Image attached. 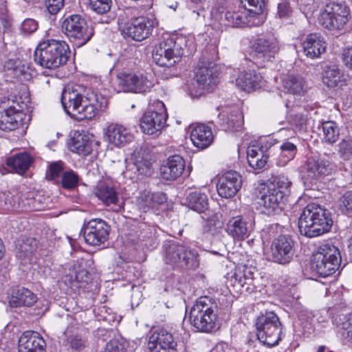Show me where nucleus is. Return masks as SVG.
<instances>
[{"label": "nucleus", "mask_w": 352, "mask_h": 352, "mask_svg": "<svg viewBox=\"0 0 352 352\" xmlns=\"http://www.w3.org/2000/svg\"><path fill=\"white\" fill-rule=\"evenodd\" d=\"M65 111L78 120L92 119L106 109L107 98L82 85L65 87L61 95Z\"/></svg>", "instance_id": "nucleus-1"}, {"label": "nucleus", "mask_w": 352, "mask_h": 352, "mask_svg": "<svg viewBox=\"0 0 352 352\" xmlns=\"http://www.w3.org/2000/svg\"><path fill=\"white\" fill-rule=\"evenodd\" d=\"M350 9L345 3H330L320 11L319 23L329 30H342L346 26Z\"/></svg>", "instance_id": "nucleus-10"}, {"label": "nucleus", "mask_w": 352, "mask_h": 352, "mask_svg": "<svg viewBox=\"0 0 352 352\" xmlns=\"http://www.w3.org/2000/svg\"><path fill=\"white\" fill-rule=\"evenodd\" d=\"M165 122L164 113L148 111L144 113L140 120V127L144 133L153 135L162 129Z\"/></svg>", "instance_id": "nucleus-26"}, {"label": "nucleus", "mask_w": 352, "mask_h": 352, "mask_svg": "<svg viewBox=\"0 0 352 352\" xmlns=\"http://www.w3.org/2000/svg\"><path fill=\"white\" fill-rule=\"evenodd\" d=\"M256 335L258 340L270 347L278 344L281 327L278 317L272 311L261 314L256 319Z\"/></svg>", "instance_id": "nucleus-7"}, {"label": "nucleus", "mask_w": 352, "mask_h": 352, "mask_svg": "<svg viewBox=\"0 0 352 352\" xmlns=\"http://www.w3.org/2000/svg\"><path fill=\"white\" fill-rule=\"evenodd\" d=\"M340 212L346 216L352 215V191L345 192L338 201Z\"/></svg>", "instance_id": "nucleus-48"}, {"label": "nucleus", "mask_w": 352, "mask_h": 352, "mask_svg": "<svg viewBox=\"0 0 352 352\" xmlns=\"http://www.w3.org/2000/svg\"><path fill=\"white\" fill-rule=\"evenodd\" d=\"M342 58L344 65L350 69H352V45L343 49Z\"/></svg>", "instance_id": "nucleus-60"}, {"label": "nucleus", "mask_w": 352, "mask_h": 352, "mask_svg": "<svg viewBox=\"0 0 352 352\" xmlns=\"http://www.w3.org/2000/svg\"><path fill=\"white\" fill-rule=\"evenodd\" d=\"M154 83L143 73L127 71L117 75L116 89L118 92L146 94L150 92Z\"/></svg>", "instance_id": "nucleus-9"}, {"label": "nucleus", "mask_w": 352, "mask_h": 352, "mask_svg": "<svg viewBox=\"0 0 352 352\" xmlns=\"http://www.w3.org/2000/svg\"><path fill=\"white\" fill-rule=\"evenodd\" d=\"M347 76L337 66H327L324 69L322 82L329 87H342L346 85Z\"/></svg>", "instance_id": "nucleus-32"}, {"label": "nucleus", "mask_w": 352, "mask_h": 352, "mask_svg": "<svg viewBox=\"0 0 352 352\" xmlns=\"http://www.w3.org/2000/svg\"><path fill=\"white\" fill-rule=\"evenodd\" d=\"M252 279L253 272L252 269L246 265H241L234 269L230 281L233 285V287L240 289L245 284L251 282Z\"/></svg>", "instance_id": "nucleus-37"}, {"label": "nucleus", "mask_w": 352, "mask_h": 352, "mask_svg": "<svg viewBox=\"0 0 352 352\" xmlns=\"http://www.w3.org/2000/svg\"><path fill=\"white\" fill-rule=\"evenodd\" d=\"M79 182L78 175L74 171H66L62 175V186L65 189L72 190L76 188Z\"/></svg>", "instance_id": "nucleus-49"}, {"label": "nucleus", "mask_w": 352, "mask_h": 352, "mask_svg": "<svg viewBox=\"0 0 352 352\" xmlns=\"http://www.w3.org/2000/svg\"><path fill=\"white\" fill-rule=\"evenodd\" d=\"M207 316L218 318L217 316V305L216 302L208 296H201L199 298L190 311L189 318Z\"/></svg>", "instance_id": "nucleus-27"}, {"label": "nucleus", "mask_w": 352, "mask_h": 352, "mask_svg": "<svg viewBox=\"0 0 352 352\" xmlns=\"http://www.w3.org/2000/svg\"><path fill=\"white\" fill-rule=\"evenodd\" d=\"M167 201L166 195L162 192H153L144 191L138 198V205L142 211L146 212L151 209L165 204Z\"/></svg>", "instance_id": "nucleus-29"}, {"label": "nucleus", "mask_w": 352, "mask_h": 352, "mask_svg": "<svg viewBox=\"0 0 352 352\" xmlns=\"http://www.w3.org/2000/svg\"><path fill=\"white\" fill-rule=\"evenodd\" d=\"M133 163L140 174L151 175L152 173L151 162L148 160L142 157L140 153L134 154Z\"/></svg>", "instance_id": "nucleus-47"}, {"label": "nucleus", "mask_w": 352, "mask_h": 352, "mask_svg": "<svg viewBox=\"0 0 352 352\" xmlns=\"http://www.w3.org/2000/svg\"><path fill=\"white\" fill-rule=\"evenodd\" d=\"M61 27L65 36L78 47L85 45L94 35L93 29L88 26L85 19L79 14H72L66 17Z\"/></svg>", "instance_id": "nucleus-8"}, {"label": "nucleus", "mask_w": 352, "mask_h": 352, "mask_svg": "<svg viewBox=\"0 0 352 352\" xmlns=\"http://www.w3.org/2000/svg\"><path fill=\"white\" fill-rule=\"evenodd\" d=\"M186 39L183 36L164 37L153 51V61L161 67H171L177 63L183 55Z\"/></svg>", "instance_id": "nucleus-5"}, {"label": "nucleus", "mask_w": 352, "mask_h": 352, "mask_svg": "<svg viewBox=\"0 0 352 352\" xmlns=\"http://www.w3.org/2000/svg\"><path fill=\"white\" fill-rule=\"evenodd\" d=\"M70 345L73 349H80L82 346L83 342L80 338L75 337L71 340Z\"/></svg>", "instance_id": "nucleus-64"}, {"label": "nucleus", "mask_w": 352, "mask_h": 352, "mask_svg": "<svg viewBox=\"0 0 352 352\" xmlns=\"http://www.w3.org/2000/svg\"><path fill=\"white\" fill-rule=\"evenodd\" d=\"M185 168V161L178 155L170 156L161 166L160 174L166 180H175L182 175Z\"/></svg>", "instance_id": "nucleus-25"}, {"label": "nucleus", "mask_w": 352, "mask_h": 352, "mask_svg": "<svg viewBox=\"0 0 352 352\" xmlns=\"http://www.w3.org/2000/svg\"><path fill=\"white\" fill-rule=\"evenodd\" d=\"M69 54L66 42L48 39L39 43L34 51V59L41 67L52 69L65 64Z\"/></svg>", "instance_id": "nucleus-3"}, {"label": "nucleus", "mask_w": 352, "mask_h": 352, "mask_svg": "<svg viewBox=\"0 0 352 352\" xmlns=\"http://www.w3.org/2000/svg\"><path fill=\"white\" fill-rule=\"evenodd\" d=\"M311 120L307 112H298L292 117V122L299 129L305 130Z\"/></svg>", "instance_id": "nucleus-54"}, {"label": "nucleus", "mask_w": 352, "mask_h": 352, "mask_svg": "<svg viewBox=\"0 0 352 352\" xmlns=\"http://www.w3.org/2000/svg\"><path fill=\"white\" fill-rule=\"evenodd\" d=\"M95 194L106 206L111 204L118 206V208L116 209V211L121 209L120 206L118 205L119 202L118 193L113 187L103 183L100 184L96 188Z\"/></svg>", "instance_id": "nucleus-34"}, {"label": "nucleus", "mask_w": 352, "mask_h": 352, "mask_svg": "<svg viewBox=\"0 0 352 352\" xmlns=\"http://www.w3.org/2000/svg\"><path fill=\"white\" fill-rule=\"evenodd\" d=\"M260 194L258 204L262 207L263 213L271 215L281 210L286 197L284 192L276 191L274 187L272 188L265 185L262 187Z\"/></svg>", "instance_id": "nucleus-14"}, {"label": "nucleus", "mask_w": 352, "mask_h": 352, "mask_svg": "<svg viewBox=\"0 0 352 352\" xmlns=\"http://www.w3.org/2000/svg\"><path fill=\"white\" fill-rule=\"evenodd\" d=\"M213 65L210 63L208 67L201 66L196 71L195 78L197 82L203 89H210L218 82L217 72Z\"/></svg>", "instance_id": "nucleus-31"}, {"label": "nucleus", "mask_w": 352, "mask_h": 352, "mask_svg": "<svg viewBox=\"0 0 352 352\" xmlns=\"http://www.w3.org/2000/svg\"><path fill=\"white\" fill-rule=\"evenodd\" d=\"M341 262L340 253L337 247L330 243L322 244L313 253L310 266L313 272L322 277H327L336 272Z\"/></svg>", "instance_id": "nucleus-4"}, {"label": "nucleus", "mask_w": 352, "mask_h": 352, "mask_svg": "<svg viewBox=\"0 0 352 352\" xmlns=\"http://www.w3.org/2000/svg\"><path fill=\"white\" fill-rule=\"evenodd\" d=\"M82 231L86 243L93 246L100 245L108 239L110 226L101 219H94L83 226Z\"/></svg>", "instance_id": "nucleus-13"}, {"label": "nucleus", "mask_w": 352, "mask_h": 352, "mask_svg": "<svg viewBox=\"0 0 352 352\" xmlns=\"http://www.w3.org/2000/svg\"><path fill=\"white\" fill-rule=\"evenodd\" d=\"M104 352H124V349L117 340H111L107 344Z\"/></svg>", "instance_id": "nucleus-62"}, {"label": "nucleus", "mask_w": 352, "mask_h": 352, "mask_svg": "<svg viewBox=\"0 0 352 352\" xmlns=\"http://www.w3.org/2000/svg\"><path fill=\"white\" fill-rule=\"evenodd\" d=\"M294 242L289 235L274 238L270 248L268 259L274 263L285 265L293 259Z\"/></svg>", "instance_id": "nucleus-11"}, {"label": "nucleus", "mask_w": 352, "mask_h": 352, "mask_svg": "<svg viewBox=\"0 0 352 352\" xmlns=\"http://www.w3.org/2000/svg\"><path fill=\"white\" fill-rule=\"evenodd\" d=\"M19 352H45V342L36 331H25L19 339Z\"/></svg>", "instance_id": "nucleus-21"}, {"label": "nucleus", "mask_w": 352, "mask_h": 352, "mask_svg": "<svg viewBox=\"0 0 352 352\" xmlns=\"http://www.w3.org/2000/svg\"><path fill=\"white\" fill-rule=\"evenodd\" d=\"M297 153L296 146L289 141L284 142L280 146V154L276 159L278 166H285L292 160Z\"/></svg>", "instance_id": "nucleus-43"}, {"label": "nucleus", "mask_w": 352, "mask_h": 352, "mask_svg": "<svg viewBox=\"0 0 352 352\" xmlns=\"http://www.w3.org/2000/svg\"><path fill=\"white\" fill-rule=\"evenodd\" d=\"M291 185L292 182L287 176L280 175L276 177L272 182L267 184L266 186L272 188L274 187L276 191L278 190L281 192H284V196L287 197L290 192Z\"/></svg>", "instance_id": "nucleus-46"}, {"label": "nucleus", "mask_w": 352, "mask_h": 352, "mask_svg": "<svg viewBox=\"0 0 352 352\" xmlns=\"http://www.w3.org/2000/svg\"><path fill=\"white\" fill-rule=\"evenodd\" d=\"M154 22L146 16H138L125 23L120 30L122 34L136 41H142L148 38L152 33Z\"/></svg>", "instance_id": "nucleus-12"}, {"label": "nucleus", "mask_w": 352, "mask_h": 352, "mask_svg": "<svg viewBox=\"0 0 352 352\" xmlns=\"http://www.w3.org/2000/svg\"><path fill=\"white\" fill-rule=\"evenodd\" d=\"M201 320L197 317L189 318L190 324L198 331L201 332L208 333L217 327L218 318L203 316Z\"/></svg>", "instance_id": "nucleus-45"}, {"label": "nucleus", "mask_w": 352, "mask_h": 352, "mask_svg": "<svg viewBox=\"0 0 352 352\" xmlns=\"http://www.w3.org/2000/svg\"><path fill=\"white\" fill-rule=\"evenodd\" d=\"M45 6L51 14H57L64 6V0H45Z\"/></svg>", "instance_id": "nucleus-57"}, {"label": "nucleus", "mask_w": 352, "mask_h": 352, "mask_svg": "<svg viewBox=\"0 0 352 352\" xmlns=\"http://www.w3.org/2000/svg\"><path fill=\"white\" fill-rule=\"evenodd\" d=\"M264 80L261 74L254 69L240 73L236 79V87L248 93L261 89Z\"/></svg>", "instance_id": "nucleus-23"}, {"label": "nucleus", "mask_w": 352, "mask_h": 352, "mask_svg": "<svg viewBox=\"0 0 352 352\" xmlns=\"http://www.w3.org/2000/svg\"><path fill=\"white\" fill-rule=\"evenodd\" d=\"M36 249V241L33 238L18 241L16 244V256L26 263Z\"/></svg>", "instance_id": "nucleus-42"}, {"label": "nucleus", "mask_w": 352, "mask_h": 352, "mask_svg": "<svg viewBox=\"0 0 352 352\" xmlns=\"http://www.w3.org/2000/svg\"><path fill=\"white\" fill-rule=\"evenodd\" d=\"M217 122L224 131L239 130L243 124V116L237 106L221 107L219 109Z\"/></svg>", "instance_id": "nucleus-19"}, {"label": "nucleus", "mask_w": 352, "mask_h": 352, "mask_svg": "<svg viewBox=\"0 0 352 352\" xmlns=\"http://www.w3.org/2000/svg\"><path fill=\"white\" fill-rule=\"evenodd\" d=\"M63 168L60 162H56L51 164L49 166L47 177L50 179H54L60 176L63 173Z\"/></svg>", "instance_id": "nucleus-56"}, {"label": "nucleus", "mask_w": 352, "mask_h": 352, "mask_svg": "<svg viewBox=\"0 0 352 352\" xmlns=\"http://www.w3.org/2000/svg\"><path fill=\"white\" fill-rule=\"evenodd\" d=\"M77 280H79V275L76 274L75 270H70V272L63 277V280L65 284L69 285L71 287H79L77 285Z\"/></svg>", "instance_id": "nucleus-61"}, {"label": "nucleus", "mask_w": 352, "mask_h": 352, "mask_svg": "<svg viewBox=\"0 0 352 352\" xmlns=\"http://www.w3.org/2000/svg\"><path fill=\"white\" fill-rule=\"evenodd\" d=\"M241 2L254 16L261 14L265 7V0H241Z\"/></svg>", "instance_id": "nucleus-50"}, {"label": "nucleus", "mask_w": 352, "mask_h": 352, "mask_svg": "<svg viewBox=\"0 0 352 352\" xmlns=\"http://www.w3.org/2000/svg\"><path fill=\"white\" fill-rule=\"evenodd\" d=\"M25 118V115L14 108L0 109V129L6 131H14L23 124Z\"/></svg>", "instance_id": "nucleus-24"}, {"label": "nucleus", "mask_w": 352, "mask_h": 352, "mask_svg": "<svg viewBox=\"0 0 352 352\" xmlns=\"http://www.w3.org/2000/svg\"><path fill=\"white\" fill-rule=\"evenodd\" d=\"M292 10L287 1H282L278 5L277 14L279 18H287L291 15Z\"/></svg>", "instance_id": "nucleus-58"}, {"label": "nucleus", "mask_w": 352, "mask_h": 352, "mask_svg": "<svg viewBox=\"0 0 352 352\" xmlns=\"http://www.w3.org/2000/svg\"><path fill=\"white\" fill-rule=\"evenodd\" d=\"M177 345L170 332L164 329H159L150 336L148 348L150 352H177Z\"/></svg>", "instance_id": "nucleus-17"}, {"label": "nucleus", "mask_w": 352, "mask_h": 352, "mask_svg": "<svg viewBox=\"0 0 352 352\" xmlns=\"http://www.w3.org/2000/svg\"><path fill=\"white\" fill-rule=\"evenodd\" d=\"M305 177L310 182H316L331 172L330 164L328 160L319 157H311L307 160Z\"/></svg>", "instance_id": "nucleus-20"}, {"label": "nucleus", "mask_w": 352, "mask_h": 352, "mask_svg": "<svg viewBox=\"0 0 352 352\" xmlns=\"http://www.w3.org/2000/svg\"><path fill=\"white\" fill-rule=\"evenodd\" d=\"M255 16L246 9L239 10L237 11H228L225 14L226 19L232 26L242 27L250 23V19Z\"/></svg>", "instance_id": "nucleus-40"}, {"label": "nucleus", "mask_w": 352, "mask_h": 352, "mask_svg": "<svg viewBox=\"0 0 352 352\" xmlns=\"http://www.w3.org/2000/svg\"><path fill=\"white\" fill-rule=\"evenodd\" d=\"M219 221L214 218H211L208 219L204 227V230L206 232L214 233V231L216 230L217 224H219Z\"/></svg>", "instance_id": "nucleus-63"}, {"label": "nucleus", "mask_w": 352, "mask_h": 352, "mask_svg": "<svg viewBox=\"0 0 352 352\" xmlns=\"http://www.w3.org/2000/svg\"><path fill=\"white\" fill-rule=\"evenodd\" d=\"M33 162L32 157L27 153L13 155L7 160V164L19 174H23Z\"/></svg>", "instance_id": "nucleus-39"}, {"label": "nucleus", "mask_w": 352, "mask_h": 352, "mask_svg": "<svg viewBox=\"0 0 352 352\" xmlns=\"http://www.w3.org/2000/svg\"><path fill=\"white\" fill-rule=\"evenodd\" d=\"M242 177L236 171L225 173L218 179L217 190L218 195L226 199L234 197L242 186Z\"/></svg>", "instance_id": "nucleus-16"}, {"label": "nucleus", "mask_w": 352, "mask_h": 352, "mask_svg": "<svg viewBox=\"0 0 352 352\" xmlns=\"http://www.w3.org/2000/svg\"><path fill=\"white\" fill-rule=\"evenodd\" d=\"M254 222L250 217H233L227 223L226 232L235 240H244L254 230Z\"/></svg>", "instance_id": "nucleus-18"}, {"label": "nucleus", "mask_w": 352, "mask_h": 352, "mask_svg": "<svg viewBox=\"0 0 352 352\" xmlns=\"http://www.w3.org/2000/svg\"><path fill=\"white\" fill-rule=\"evenodd\" d=\"M72 152L87 155L91 151V142L87 135L75 133L69 144Z\"/></svg>", "instance_id": "nucleus-38"}, {"label": "nucleus", "mask_w": 352, "mask_h": 352, "mask_svg": "<svg viewBox=\"0 0 352 352\" xmlns=\"http://www.w3.org/2000/svg\"><path fill=\"white\" fill-rule=\"evenodd\" d=\"M36 302V295L25 288H19L14 290L9 300L10 306L14 307L21 306L30 307Z\"/></svg>", "instance_id": "nucleus-33"}, {"label": "nucleus", "mask_w": 352, "mask_h": 352, "mask_svg": "<svg viewBox=\"0 0 352 352\" xmlns=\"http://www.w3.org/2000/svg\"><path fill=\"white\" fill-rule=\"evenodd\" d=\"M332 225L331 213L315 203H310L304 208L298 219L300 233L309 238L328 232Z\"/></svg>", "instance_id": "nucleus-2"}, {"label": "nucleus", "mask_w": 352, "mask_h": 352, "mask_svg": "<svg viewBox=\"0 0 352 352\" xmlns=\"http://www.w3.org/2000/svg\"><path fill=\"white\" fill-rule=\"evenodd\" d=\"M111 0H89V8L95 12L102 14L109 11Z\"/></svg>", "instance_id": "nucleus-53"}, {"label": "nucleus", "mask_w": 352, "mask_h": 352, "mask_svg": "<svg viewBox=\"0 0 352 352\" xmlns=\"http://www.w3.org/2000/svg\"><path fill=\"white\" fill-rule=\"evenodd\" d=\"M0 20L4 28L10 25L11 17L7 7L6 0H0Z\"/></svg>", "instance_id": "nucleus-55"}, {"label": "nucleus", "mask_w": 352, "mask_h": 352, "mask_svg": "<svg viewBox=\"0 0 352 352\" xmlns=\"http://www.w3.org/2000/svg\"><path fill=\"white\" fill-rule=\"evenodd\" d=\"M186 200L188 208L197 212H204L208 208V196L200 190L189 192Z\"/></svg>", "instance_id": "nucleus-35"}, {"label": "nucleus", "mask_w": 352, "mask_h": 352, "mask_svg": "<svg viewBox=\"0 0 352 352\" xmlns=\"http://www.w3.org/2000/svg\"><path fill=\"white\" fill-rule=\"evenodd\" d=\"M21 31L26 34H31L38 28L37 22L32 19H25L21 25Z\"/></svg>", "instance_id": "nucleus-59"}, {"label": "nucleus", "mask_w": 352, "mask_h": 352, "mask_svg": "<svg viewBox=\"0 0 352 352\" xmlns=\"http://www.w3.org/2000/svg\"><path fill=\"white\" fill-rule=\"evenodd\" d=\"M326 47L324 38L317 33L308 34L302 43L303 52L310 58L319 57L325 51Z\"/></svg>", "instance_id": "nucleus-28"}, {"label": "nucleus", "mask_w": 352, "mask_h": 352, "mask_svg": "<svg viewBox=\"0 0 352 352\" xmlns=\"http://www.w3.org/2000/svg\"><path fill=\"white\" fill-rule=\"evenodd\" d=\"M164 259L173 267L195 270L199 266L197 252L177 243L164 245Z\"/></svg>", "instance_id": "nucleus-6"}, {"label": "nucleus", "mask_w": 352, "mask_h": 352, "mask_svg": "<svg viewBox=\"0 0 352 352\" xmlns=\"http://www.w3.org/2000/svg\"><path fill=\"white\" fill-rule=\"evenodd\" d=\"M214 135L212 129L204 124L196 125L190 133V140L196 147L206 148L213 142Z\"/></svg>", "instance_id": "nucleus-30"}, {"label": "nucleus", "mask_w": 352, "mask_h": 352, "mask_svg": "<svg viewBox=\"0 0 352 352\" xmlns=\"http://www.w3.org/2000/svg\"><path fill=\"white\" fill-rule=\"evenodd\" d=\"M340 329L342 338L352 346V314L344 318Z\"/></svg>", "instance_id": "nucleus-51"}, {"label": "nucleus", "mask_w": 352, "mask_h": 352, "mask_svg": "<svg viewBox=\"0 0 352 352\" xmlns=\"http://www.w3.org/2000/svg\"><path fill=\"white\" fill-rule=\"evenodd\" d=\"M278 52V43L273 38H259L252 47V55L260 63L273 61Z\"/></svg>", "instance_id": "nucleus-15"}, {"label": "nucleus", "mask_w": 352, "mask_h": 352, "mask_svg": "<svg viewBox=\"0 0 352 352\" xmlns=\"http://www.w3.org/2000/svg\"><path fill=\"white\" fill-rule=\"evenodd\" d=\"M104 135L109 144L118 147L126 145L133 138L129 129L117 124L109 125L105 129Z\"/></svg>", "instance_id": "nucleus-22"}, {"label": "nucleus", "mask_w": 352, "mask_h": 352, "mask_svg": "<svg viewBox=\"0 0 352 352\" xmlns=\"http://www.w3.org/2000/svg\"><path fill=\"white\" fill-rule=\"evenodd\" d=\"M283 87L294 95H302L307 90V85L304 78L300 75L289 74L283 79Z\"/></svg>", "instance_id": "nucleus-36"}, {"label": "nucleus", "mask_w": 352, "mask_h": 352, "mask_svg": "<svg viewBox=\"0 0 352 352\" xmlns=\"http://www.w3.org/2000/svg\"><path fill=\"white\" fill-rule=\"evenodd\" d=\"M338 153L343 160H349L352 157V139L346 138L338 144Z\"/></svg>", "instance_id": "nucleus-52"}, {"label": "nucleus", "mask_w": 352, "mask_h": 352, "mask_svg": "<svg viewBox=\"0 0 352 352\" xmlns=\"http://www.w3.org/2000/svg\"><path fill=\"white\" fill-rule=\"evenodd\" d=\"M322 129V140L326 144H333L337 142L340 135L338 124L333 121H326L321 124Z\"/></svg>", "instance_id": "nucleus-44"}, {"label": "nucleus", "mask_w": 352, "mask_h": 352, "mask_svg": "<svg viewBox=\"0 0 352 352\" xmlns=\"http://www.w3.org/2000/svg\"><path fill=\"white\" fill-rule=\"evenodd\" d=\"M247 159L250 166L254 169H261L265 166L268 157L264 155L260 147L252 145L248 148Z\"/></svg>", "instance_id": "nucleus-41"}]
</instances>
